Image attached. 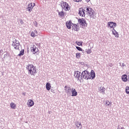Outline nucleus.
Masks as SVG:
<instances>
[{"label":"nucleus","instance_id":"obj_1","mask_svg":"<svg viewBox=\"0 0 129 129\" xmlns=\"http://www.w3.org/2000/svg\"><path fill=\"white\" fill-rule=\"evenodd\" d=\"M26 69L28 70V74L30 75L35 76L37 74V69L33 64H28L26 67Z\"/></svg>","mask_w":129,"mask_h":129},{"label":"nucleus","instance_id":"obj_2","mask_svg":"<svg viewBox=\"0 0 129 129\" xmlns=\"http://www.w3.org/2000/svg\"><path fill=\"white\" fill-rule=\"evenodd\" d=\"M83 79L88 80V79H91V76H90V73L87 71H84L82 72V74Z\"/></svg>","mask_w":129,"mask_h":129},{"label":"nucleus","instance_id":"obj_3","mask_svg":"<svg viewBox=\"0 0 129 129\" xmlns=\"http://www.w3.org/2000/svg\"><path fill=\"white\" fill-rule=\"evenodd\" d=\"M86 13L90 18H94V13H93V10L90 7H87Z\"/></svg>","mask_w":129,"mask_h":129},{"label":"nucleus","instance_id":"obj_4","mask_svg":"<svg viewBox=\"0 0 129 129\" xmlns=\"http://www.w3.org/2000/svg\"><path fill=\"white\" fill-rule=\"evenodd\" d=\"M79 23L83 28H85V27H87V23H86V21L85 19L82 18L78 20Z\"/></svg>","mask_w":129,"mask_h":129},{"label":"nucleus","instance_id":"obj_5","mask_svg":"<svg viewBox=\"0 0 129 129\" xmlns=\"http://www.w3.org/2000/svg\"><path fill=\"white\" fill-rule=\"evenodd\" d=\"M62 5V9L63 10H64V11H65L66 12H67V11H70V6H69V5L67 4V3L63 2Z\"/></svg>","mask_w":129,"mask_h":129},{"label":"nucleus","instance_id":"obj_6","mask_svg":"<svg viewBox=\"0 0 129 129\" xmlns=\"http://www.w3.org/2000/svg\"><path fill=\"white\" fill-rule=\"evenodd\" d=\"M78 15L80 17H85V10L83 8H81L79 9Z\"/></svg>","mask_w":129,"mask_h":129},{"label":"nucleus","instance_id":"obj_7","mask_svg":"<svg viewBox=\"0 0 129 129\" xmlns=\"http://www.w3.org/2000/svg\"><path fill=\"white\" fill-rule=\"evenodd\" d=\"M31 52L33 54H36L38 52H39V49H38V48L36 47V45H33L31 47Z\"/></svg>","mask_w":129,"mask_h":129},{"label":"nucleus","instance_id":"obj_8","mask_svg":"<svg viewBox=\"0 0 129 129\" xmlns=\"http://www.w3.org/2000/svg\"><path fill=\"white\" fill-rule=\"evenodd\" d=\"M108 26L111 29H114V28H115V27H116L117 25H116V23H115L113 22H108Z\"/></svg>","mask_w":129,"mask_h":129},{"label":"nucleus","instance_id":"obj_9","mask_svg":"<svg viewBox=\"0 0 129 129\" xmlns=\"http://www.w3.org/2000/svg\"><path fill=\"white\" fill-rule=\"evenodd\" d=\"M72 28H73V30H74V31H76L77 32H78V31H79V30H80V27L79 26V24H73L72 26Z\"/></svg>","mask_w":129,"mask_h":129},{"label":"nucleus","instance_id":"obj_10","mask_svg":"<svg viewBox=\"0 0 129 129\" xmlns=\"http://www.w3.org/2000/svg\"><path fill=\"white\" fill-rule=\"evenodd\" d=\"M12 46L15 49L18 50L20 47V42H19V41H16L13 43Z\"/></svg>","mask_w":129,"mask_h":129},{"label":"nucleus","instance_id":"obj_11","mask_svg":"<svg viewBox=\"0 0 129 129\" xmlns=\"http://www.w3.org/2000/svg\"><path fill=\"white\" fill-rule=\"evenodd\" d=\"M35 6V3H30L28 5V7L27 8V9L28 10V11L31 12L33 11V9L34 8V6Z\"/></svg>","mask_w":129,"mask_h":129},{"label":"nucleus","instance_id":"obj_12","mask_svg":"<svg viewBox=\"0 0 129 129\" xmlns=\"http://www.w3.org/2000/svg\"><path fill=\"white\" fill-rule=\"evenodd\" d=\"M27 104L28 107H32V106H33L34 104H35V103L34 102V101L32 100L31 99H29Z\"/></svg>","mask_w":129,"mask_h":129},{"label":"nucleus","instance_id":"obj_13","mask_svg":"<svg viewBox=\"0 0 129 129\" xmlns=\"http://www.w3.org/2000/svg\"><path fill=\"white\" fill-rule=\"evenodd\" d=\"M72 25H73V23L71 21H68L66 23V26L68 29H71Z\"/></svg>","mask_w":129,"mask_h":129},{"label":"nucleus","instance_id":"obj_14","mask_svg":"<svg viewBox=\"0 0 129 129\" xmlns=\"http://www.w3.org/2000/svg\"><path fill=\"white\" fill-rule=\"evenodd\" d=\"M64 91H65L66 93H67V94H69L71 92V88H70V87L65 86H64Z\"/></svg>","mask_w":129,"mask_h":129},{"label":"nucleus","instance_id":"obj_15","mask_svg":"<svg viewBox=\"0 0 129 129\" xmlns=\"http://www.w3.org/2000/svg\"><path fill=\"white\" fill-rule=\"evenodd\" d=\"M81 75H82L81 74V73L79 71H76L75 72L74 77H76V78H77V79L79 80V78H80Z\"/></svg>","mask_w":129,"mask_h":129},{"label":"nucleus","instance_id":"obj_16","mask_svg":"<svg viewBox=\"0 0 129 129\" xmlns=\"http://www.w3.org/2000/svg\"><path fill=\"white\" fill-rule=\"evenodd\" d=\"M112 32L113 35L115 36V38H118L119 37V34H118V33L115 30V29H113L112 30Z\"/></svg>","mask_w":129,"mask_h":129},{"label":"nucleus","instance_id":"obj_17","mask_svg":"<svg viewBox=\"0 0 129 129\" xmlns=\"http://www.w3.org/2000/svg\"><path fill=\"white\" fill-rule=\"evenodd\" d=\"M99 91L101 93H102V94H104V93H105V88L103 87H100L99 88Z\"/></svg>","mask_w":129,"mask_h":129},{"label":"nucleus","instance_id":"obj_18","mask_svg":"<svg viewBox=\"0 0 129 129\" xmlns=\"http://www.w3.org/2000/svg\"><path fill=\"white\" fill-rule=\"evenodd\" d=\"M72 96H77L78 93H77V91H76V90L73 88L72 89Z\"/></svg>","mask_w":129,"mask_h":129},{"label":"nucleus","instance_id":"obj_19","mask_svg":"<svg viewBox=\"0 0 129 129\" xmlns=\"http://www.w3.org/2000/svg\"><path fill=\"white\" fill-rule=\"evenodd\" d=\"M122 81L124 82H126L127 81V76L126 75H123L121 77Z\"/></svg>","mask_w":129,"mask_h":129},{"label":"nucleus","instance_id":"obj_20","mask_svg":"<svg viewBox=\"0 0 129 129\" xmlns=\"http://www.w3.org/2000/svg\"><path fill=\"white\" fill-rule=\"evenodd\" d=\"M91 76V79H93L94 78H95V73L94 72V71L92 70L90 74Z\"/></svg>","mask_w":129,"mask_h":129},{"label":"nucleus","instance_id":"obj_21","mask_svg":"<svg viewBox=\"0 0 129 129\" xmlns=\"http://www.w3.org/2000/svg\"><path fill=\"white\" fill-rule=\"evenodd\" d=\"M10 107L12 109H16L17 108V105H16L14 102H11L10 104Z\"/></svg>","mask_w":129,"mask_h":129},{"label":"nucleus","instance_id":"obj_22","mask_svg":"<svg viewBox=\"0 0 129 129\" xmlns=\"http://www.w3.org/2000/svg\"><path fill=\"white\" fill-rule=\"evenodd\" d=\"M37 35H38V32H37L36 30H34L31 33L32 37H36V36H37Z\"/></svg>","mask_w":129,"mask_h":129},{"label":"nucleus","instance_id":"obj_23","mask_svg":"<svg viewBox=\"0 0 129 129\" xmlns=\"http://www.w3.org/2000/svg\"><path fill=\"white\" fill-rule=\"evenodd\" d=\"M76 125L77 127H80V128H81V127H82V125H81V122L77 121L76 122Z\"/></svg>","mask_w":129,"mask_h":129},{"label":"nucleus","instance_id":"obj_24","mask_svg":"<svg viewBox=\"0 0 129 129\" xmlns=\"http://www.w3.org/2000/svg\"><path fill=\"white\" fill-rule=\"evenodd\" d=\"M46 88L47 90H48V91L50 90V89H51V84L47 83L46 84Z\"/></svg>","mask_w":129,"mask_h":129},{"label":"nucleus","instance_id":"obj_25","mask_svg":"<svg viewBox=\"0 0 129 129\" xmlns=\"http://www.w3.org/2000/svg\"><path fill=\"white\" fill-rule=\"evenodd\" d=\"M58 15L60 16V17H63L64 16H65V13L63 11H61L60 12H58Z\"/></svg>","mask_w":129,"mask_h":129},{"label":"nucleus","instance_id":"obj_26","mask_svg":"<svg viewBox=\"0 0 129 129\" xmlns=\"http://www.w3.org/2000/svg\"><path fill=\"white\" fill-rule=\"evenodd\" d=\"M76 58H77L78 59H80V57H81V54H80V53L77 52V53L76 54Z\"/></svg>","mask_w":129,"mask_h":129},{"label":"nucleus","instance_id":"obj_27","mask_svg":"<svg viewBox=\"0 0 129 129\" xmlns=\"http://www.w3.org/2000/svg\"><path fill=\"white\" fill-rule=\"evenodd\" d=\"M25 53V50L24 49L22 50L20 53L18 54L19 56H23Z\"/></svg>","mask_w":129,"mask_h":129},{"label":"nucleus","instance_id":"obj_28","mask_svg":"<svg viewBox=\"0 0 129 129\" xmlns=\"http://www.w3.org/2000/svg\"><path fill=\"white\" fill-rule=\"evenodd\" d=\"M110 104H111L110 102H109V101H108V100H106V102H105L106 106H109Z\"/></svg>","mask_w":129,"mask_h":129},{"label":"nucleus","instance_id":"obj_29","mask_svg":"<svg viewBox=\"0 0 129 129\" xmlns=\"http://www.w3.org/2000/svg\"><path fill=\"white\" fill-rule=\"evenodd\" d=\"M76 43V44H77V45L78 46H82V42L77 41Z\"/></svg>","mask_w":129,"mask_h":129},{"label":"nucleus","instance_id":"obj_30","mask_svg":"<svg viewBox=\"0 0 129 129\" xmlns=\"http://www.w3.org/2000/svg\"><path fill=\"white\" fill-rule=\"evenodd\" d=\"M76 49H77V50L79 51H82V48L79 46H76Z\"/></svg>","mask_w":129,"mask_h":129},{"label":"nucleus","instance_id":"obj_31","mask_svg":"<svg viewBox=\"0 0 129 129\" xmlns=\"http://www.w3.org/2000/svg\"><path fill=\"white\" fill-rule=\"evenodd\" d=\"M87 54H90L91 53V50L90 49H88L86 51Z\"/></svg>","mask_w":129,"mask_h":129},{"label":"nucleus","instance_id":"obj_32","mask_svg":"<svg viewBox=\"0 0 129 129\" xmlns=\"http://www.w3.org/2000/svg\"><path fill=\"white\" fill-rule=\"evenodd\" d=\"M82 0H73L74 2H76L77 3H79L81 2Z\"/></svg>","mask_w":129,"mask_h":129},{"label":"nucleus","instance_id":"obj_33","mask_svg":"<svg viewBox=\"0 0 129 129\" xmlns=\"http://www.w3.org/2000/svg\"><path fill=\"white\" fill-rule=\"evenodd\" d=\"M86 2H87V3H89V2H90V0H86Z\"/></svg>","mask_w":129,"mask_h":129},{"label":"nucleus","instance_id":"obj_34","mask_svg":"<svg viewBox=\"0 0 129 129\" xmlns=\"http://www.w3.org/2000/svg\"><path fill=\"white\" fill-rule=\"evenodd\" d=\"M128 80L129 81V75H128Z\"/></svg>","mask_w":129,"mask_h":129},{"label":"nucleus","instance_id":"obj_35","mask_svg":"<svg viewBox=\"0 0 129 129\" xmlns=\"http://www.w3.org/2000/svg\"><path fill=\"white\" fill-rule=\"evenodd\" d=\"M2 53V52H1V50H0V53Z\"/></svg>","mask_w":129,"mask_h":129}]
</instances>
